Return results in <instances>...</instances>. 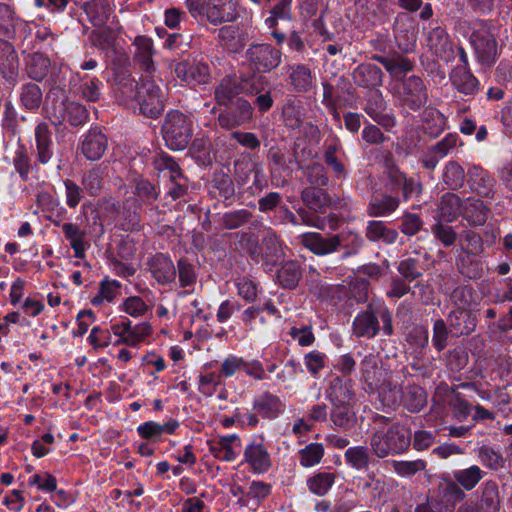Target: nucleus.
<instances>
[{
	"instance_id": "nucleus-43",
	"label": "nucleus",
	"mask_w": 512,
	"mask_h": 512,
	"mask_svg": "<svg viewBox=\"0 0 512 512\" xmlns=\"http://www.w3.org/2000/svg\"><path fill=\"white\" fill-rule=\"evenodd\" d=\"M355 83L363 87H376L382 83L379 66H356L352 73Z\"/></svg>"
},
{
	"instance_id": "nucleus-63",
	"label": "nucleus",
	"mask_w": 512,
	"mask_h": 512,
	"mask_svg": "<svg viewBox=\"0 0 512 512\" xmlns=\"http://www.w3.org/2000/svg\"><path fill=\"white\" fill-rule=\"evenodd\" d=\"M485 265L480 259L466 256L460 260V271L469 279H479L484 275Z\"/></svg>"
},
{
	"instance_id": "nucleus-39",
	"label": "nucleus",
	"mask_w": 512,
	"mask_h": 512,
	"mask_svg": "<svg viewBox=\"0 0 512 512\" xmlns=\"http://www.w3.org/2000/svg\"><path fill=\"white\" fill-rule=\"evenodd\" d=\"M485 475L486 472L478 465H471L452 472L453 479L466 491L474 489Z\"/></svg>"
},
{
	"instance_id": "nucleus-3",
	"label": "nucleus",
	"mask_w": 512,
	"mask_h": 512,
	"mask_svg": "<svg viewBox=\"0 0 512 512\" xmlns=\"http://www.w3.org/2000/svg\"><path fill=\"white\" fill-rule=\"evenodd\" d=\"M45 109L54 125L68 122L71 126L78 127L84 125L89 119V113L85 106L75 101H68L61 81L59 83L55 81L47 93Z\"/></svg>"
},
{
	"instance_id": "nucleus-41",
	"label": "nucleus",
	"mask_w": 512,
	"mask_h": 512,
	"mask_svg": "<svg viewBox=\"0 0 512 512\" xmlns=\"http://www.w3.org/2000/svg\"><path fill=\"white\" fill-rule=\"evenodd\" d=\"M122 284L115 279H104L101 281L98 292L90 300L94 307H100L105 303H112L120 294Z\"/></svg>"
},
{
	"instance_id": "nucleus-12",
	"label": "nucleus",
	"mask_w": 512,
	"mask_h": 512,
	"mask_svg": "<svg viewBox=\"0 0 512 512\" xmlns=\"http://www.w3.org/2000/svg\"><path fill=\"white\" fill-rule=\"evenodd\" d=\"M499 507V487L490 480L482 484L479 499L466 501L458 512H498Z\"/></svg>"
},
{
	"instance_id": "nucleus-11",
	"label": "nucleus",
	"mask_w": 512,
	"mask_h": 512,
	"mask_svg": "<svg viewBox=\"0 0 512 512\" xmlns=\"http://www.w3.org/2000/svg\"><path fill=\"white\" fill-rule=\"evenodd\" d=\"M322 104L327 108L336 124L341 125L340 110L355 107L354 95L350 90H344L330 83H323Z\"/></svg>"
},
{
	"instance_id": "nucleus-15",
	"label": "nucleus",
	"mask_w": 512,
	"mask_h": 512,
	"mask_svg": "<svg viewBox=\"0 0 512 512\" xmlns=\"http://www.w3.org/2000/svg\"><path fill=\"white\" fill-rule=\"evenodd\" d=\"M209 452L214 458L225 461H234L241 452V439L237 434L222 435L207 441Z\"/></svg>"
},
{
	"instance_id": "nucleus-57",
	"label": "nucleus",
	"mask_w": 512,
	"mask_h": 512,
	"mask_svg": "<svg viewBox=\"0 0 512 512\" xmlns=\"http://www.w3.org/2000/svg\"><path fill=\"white\" fill-rule=\"evenodd\" d=\"M476 294L471 286L462 285L456 287L450 296L452 303L457 309H470L476 301Z\"/></svg>"
},
{
	"instance_id": "nucleus-42",
	"label": "nucleus",
	"mask_w": 512,
	"mask_h": 512,
	"mask_svg": "<svg viewBox=\"0 0 512 512\" xmlns=\"http://www.w3.org/2000/svg\"><path fill=\"white\" fill-rule=\"evenodd\" d=\"M399 206V199L390 195L373 197L367 207L370 217H385L393 213Z\"/></svg>"
},
{
	"instance_id": "nucleus-34",
	"label": "nucleus",
	"mask_w": 512,
	"mask_h": 512,
	"mask_svg": "<svg viewBox=\"0 0 512 512\" xmlns=\"http://www.w3.org/2000/svg\"><path fill=\"white\" fill-rule=\"evenodd\" d=\"M250 64H279L281 52L270 44L252 45L246 52Z\"/></svg>"
},
{
	"instance_id": "nucleus-7",
	"label": "nucleus",
	"mask_w": 512,
	"mask_h": 512,
	"mask_svg": "<svg viewBox=\"0 0 512 512\" xmlns=\"http://www.w3.org/2000/svg\"><path fill=\"white\" fill-rule=\"evenodd\" d=\"M162 134L168 148L183 150L192 137L191 121L179 111H170L162 125Z\"/></svg>"
},
{
	"instance_id": "nucleus-44",
	"label": "nucleus",
	"mask_w": 512,
	"mask_h": 512,
	"mask_svg": "<svg viewBox=\"0 0 512 512\" xmlns=\"http://www.w3.org/2000/svg\"><path fill=\"white\" fill-rule=\"evenodd\" d=\"M366 237L372 241H383L386 244H393L398 237L395 229L388 228L384 222L371 220L366 227Z\"/></svg>"
},
{
	"instance_id": "nucleus-27",
	"label": "nucleus",
	"mask_w": 512,
	"mask_h": 512,
	"mask_svg": "<svg viewBox=\"0 0 512 512\" xmlns=\"http://www.w3.org/2000/svg\"><path fill=\"white\" fill-rule=\"evenodd\" d=\"M453 87L460 93L471 96L479 90V81L468 66H455L450 74Z\"/></svg>"
},
{
	"instance_id": "nucleus-14",
	"label": "nucleus",
	"mask_w": 512,
	"mask_h": 512,
	"mask_svg": "<svg viewBox=\"0 0 512 512\" xmlns=\"http://www.w3.org/2000/svg\"><path fill=\"white\" fill-rule=\"evenodd\" d=\"M399 93L402 103L413 111L419 110L427 102L424 83L417 76H409L402 80Z\"/></svg>"
},
{
	"instance_id": "nucleus-54",
	"label": "nucleus",
	"mask_w": 512,
	"mask_h": 512,
	"mask_svg": "<svg viewBox=\"0 0 512 512\" xmlns=\"http://www.w3.org/2000/svg\"><path fill=\"white\" fill-rule=\"evenodd\" d=\"M134 59L137 64H153V41L147 36H137L134 40Z\"/></svg>"
},
{
	"instance_id": "nucleus-13",
	"label": "nucleus",
	"mask_w": 512,
	"mask_h": 512,
	"mask_svg": "<svg viewBox=\"0 0 512 512\" xmlns=\"http://www.w3.org/2000/svg\"><path fill=\"white\" fill-rule=\"evenodd\" d=\"M147 269L152 278L162 286L172 284L177 276L176 266L170 255L166 253H156L149 257L146 262Z\"/></svg>"
},
{
	"instance_id": "nucleus-64",
	"label": "nucleus",
	"mask_w": 512,
	"mask_h": 512,
	"mask_svg": "<svg viewBox=\"0 0 512 512\" xmlns=\"http://www.w3.org/2000/svg\"><path fill=\"white\" fill-rule=\"evenodd\" d=\"M22 105L28 110L38 109L42 102V92L38 85L27 84L21 93Z\"/></svg>"
},
{
	"instance_id": "nucleus-56",
	"label": "nucleus",
	"mask_w": 512,
	"mask_h": 512,
	"mask_svg": "<svg viewBox=\"0 0 512 512\" xmlns=\"http://www.w3.org/2000/svg\"><path fill=\"white\" fill-rule=\"evenodd\" d=\"M405 339L414 350L422 352L429 343L428 329L422 325H415L406 332Z\"/></svg>"
},
{
	"instance_id": "nucleus-45",
	"label": "nucleus",
	"mask_w": 512,
	"mask_h": 512,
	"mask_svg": "<svg viewBox=\"0 0 512 512\" xmlns=\"http://www.w3.org/2000/svg\"><path fill=\"white\" fill-rule=\"evenodd\" d=\"M334 473L319 471L306 480L308 490L317 496H325L335 483Z\"/></svg>"
},
{
	"instance_id": "nucleus-17",
	"label": "nucleus",
	"mask_w": 512,
	"mask_h": 512,
	"mask_svg": "<svg viewBox=\"0 0 512 512\" xmlns=\"http://www.w3.org/2000/svg\"><path fill=\"white\" fill-rule=\"evenodd\" d=\"M470 42L480 64H491L496 61L497 44L488 31H474L470 36Z\"/></svg>"
},
{
	"instance_id": "nucleus-10",
	"label": "nucleus",
	"mask_w": 512,
	"mask_h": 512,
	"mask_svg": "<svg viewBox=\"0 0 512 512\" xmlns=\"http://www.w3.org/2000/svg\"><path fill=\"white\" fill-rule=\"evenodd\" d=\"M230 105L229 109H225L218 114L217 121L221 128L232 130L252 122L254 108L248 100L239 97Z\"/></svg>"
},
{
	"instance_id": "nucleus-55",
	"label": "nucleus",
	"mask_w": 512,
	"mask_h": 512,
	"mask_svg": "<svg viewBox=\"0 0 512 512\" xmlns=\"http://www.w3.org/2000/svg\"><path fill=\"white\" fill-rule=\"evenodd\" d=\"M442 178L448 188L455 190L463 186L465 172L457 162L450 161L445 166Z\"/></svg>"
},
{
	"instance_id": "nucleus-60",
	"label": "nucleus",
	"mask_w": 512,
	"mask_h": 512,
	"mask_svg": "<svg viewBox=\"0 0 512 512\" xmlns=\"http://www.w3.org/2000/svg\"><path fill=\"white\" fill-rule=\"evenodd\" d=\"M38 207L46 213L61 216L65 214L66 209L60 204L59 200L49 192H40L36 199Z\"/></svg>"
},
{
	"instance_id": "nucleus-37",
	"label": "nucleus",
	"mask_w": 512,
	"mask_h": 512,
	"mask_svg": "<svg viewBox=\"0 0 512 512\" xmlns=\"http://www.w3.org/2000/svg\"><path fill=\"white\" fill-rule=\"evenodd\" d=\"M12 164L20 179L27 182L31 179L33 172L37 171V164L33 163L31 156L24 145H19L14 152Z\"/></svg>"
},
{
	"instance_id": "nucleus-9",
	"label": "nucleus",
	"mask_w": 512,
	"mask_h": 512,
	"mask_svg": "<svg viewBox=\"0 0 512 512\" xmlns=\"http://www.w3.org/2000/svg\"><path fill=\"white\" fill-rule=\"evenodd\" d=\"M242 464L253 474L261 475L272 467V458L265 439L262 436L253 438L244 448Z\"/></svg>"
},
{
	"instance_id": "nucleus-38",
	"label": "nucleus",
	"mask_w": 512,
	"mask_h": 512,
	"mask_svg": "<svg viewBox=\"0 0 512 512\" xmlns=\"http://www.w3.org/2000/svg\"><path fill=\"white\" fill-rule=\"evenodd\" d=\"M464 202L454 193H446L441 197L438 206V217L446 223L453 222L459 215H462Z\"/></svg>"
},
{
	"instance_id": "nucleus-49",
	"label": "nucleus",
	"mask_w": 512,
	"mask_h": 512,
	"mask_svg": "<svg viewBox=\"0 0 512 512\" xmlns=\"http://www.w3.org/2000/svg\"><path fill=\"white\" fill-rule=\"evenodd\" d=\"M324 446L321 443H310L298 452L299 463L304 468L318 465L324 457Z\"/></svg>"
},
{
	"instance_id": "nucleus-6",
	"label": "nucleus",
	"mask_w": 512,
	"mask_h": 512,
	"mask_svg": "<svg viewBox=\"0 0 512 512\" xmlns=\"http://www.w3.org/2000/svg\"><path fill=\"white\" fill-rule=\"evenodd\" d=\"M429 49L439 58V60L449 63L458 56L459 61L468 64V58L463 47H457L456 50L449 39L445 27L439 21H432L429 24L426 37Z\"/></svg>"
},
{
	"instance_id": "nucleus-24",
	"label": "nucleus",
	"mask_w": 512,
	"mask_h": 512,
	"mask_svg": "<svg viewBox=\"0 0 512 512\" xmlns=\"http://www.w3.org/2000/svg\"><path fill=\"white\" fill-rule=\"evenodd\" d=\"M253 410L262 418L275 419L285 410V404L274 394L264 392L253 401Z\"/></svg>"
},
{
	"instance_id": "nucleus-26",
	"label": "nucleus",
	"mask_w": 512,
	"mask_h": 512,
	"mask_svg": "<svg viewBox=\"0 0 512 512\" xmlns=\"http://www.w3.org/2000/svg\"><path fill=\"white\" fill-rule=\"evenodd\" d=\"M65 239L69 242L74 251L75 258L84 259L89 242L86 239V231L78 224L65 222L61 225Z\"/></svg>"
},
{
	"instance_id": "nucleus-18",
	"label": "nucleus",
	"mask_w": 512,
	"mask_h": 512,
	"mask_svg": "<svg viewBox=\"0 0 512 512\" xmlns=\"http://www.w3.org/2000/svg\"><path fill=\"white\" fill-rule=\"evenodd\" d=\"M180 427L177 419L169 418L164 423L156 421H145L137 426V434L144 440L151 442H160L163 435H173Z\"/></svg>"
},
{
	"instance_id": "nucleus-36",
	"label": "nucleus",
	"mask_w": 512,
	"mask_h": 512,
	"mask_svg": "<svg viewBox=\"0 0 512 512\" xmlns=\"http://www.w3.org/2000/svg\"><path fill=\"white\" fill-rule=\"evenodd\" d=\"M352 328L356 337L373 338L379 332L380 325L372 311H364L354 318Z\"/></svg>"
},
{
	"instance_id": "nucleus-62",
	"label": "nucleus",
	"mask_w": 512,
	"mask_h": 512,
	"mask_svg": "<svg viewBox=\"0 0 512 512\" xmlns=\"http://www.w3.org/2000/svg\"><path fill=\"white\" fill-rule=\"evenodd\" d=\"M111 329L102 326H94L87 337V342L94 350H100L108 347L111 344Z\"/></svg>"
},
{
	"instance_id": "nucleus-46",
	"label": "nucleus",
	"mask_w": 512,
	"mask_h": 512,
	"mask_svg": "<svg viewBox=\"0 0 512 512\" xmlns=\"http://www.w3.org/2000/svg\"><path fill=\"white\" fill-rule=\"evenodd\" d=\"M302 200L309 209L321 213L325 212V209L330 205L328 194L323 189L315 187L305 188L302 191Z\"/></svg>"
},
{
	"instance_id": "nucleus-22",
	"label": "nucleus",
	"mask_w": 512,
	"mask_h": 512,
	"mask_svg": "<svg viewBox=\"0 0 512 512\" xmlns=\"http://www.w3.org/2000/svg\"><path fill=\"white\" fill-rule=\"evenodd\" d=\"M105 134L97 129H90L82 138L80 144L81 153L90 161L99 160L107 149Z\"/></svg>"
},
{
	"instance_id": "nucleus-40",
	"label": "nucleus",
	"mask_w": 512,
	"mask_h": 512,
	"mask_svg": "<svg viewBox=\"0 0 512 512\" xmlns=\"http://www.w3.org/2000/svg\"><path fill=\"white\" fill-rule=\"evenodd\" d=\"M302 276L300 263L296 260L284 262L277 270V282L287 289H293L298 285Z\"/></svg>"
},
{
	"instance_id": "nucleus-53",
	"label": "nucleus",
	"mask_w": 512,
	"mask_h": 512,
	"mask_svg": "<svg viewBox=\"0 0 512 512\" xmlns=\"http://www.w3.org/2000/svg\"><path fill=\"white\" fill-rule=\"evenodd\" d=\"M154 168L167 176L170 180L177 179L183 173L178 163L168 154H158L153 160Z\"/></svg>"
},
{
	"instance_id": "nucleus-50",
	"label": "nucleus",
	"mask_w": 512,
	"mask_h": 512,
	"mask_svg": "<svg viewBox=\"0 0 512 512\" xmlns=\"http://www.w3.org/2000/svg\"><path fill=\"white\" fill-rule=\"evenodd\" d=\"M344 458L349 466L360 471L368 468L370 452L366 446L349 447L344 453Z\"/></svg>"
},
{
	"instance_id": "nucleus-58",
	"label": "nucleus",
	"mask_w": 512,
	"mask_h": 512,
	"mask_svg": "<svg viewBox=\"0 0 512 512\" xmlns=\"http://www.w3.org/2000/svg\"><path fill=\"white\" fill-rule=\"evenodd\" d=\"M18 21L11 7L0 3V35L13 37Z\"/></svg>"
},
{
	"instance_id": "nucleus-29",
	"label": "nucleus",
	"mask_w": 512,
	"mask_h": 512,
	"mask_svg": "<svg viewBox=\"0 0 512 512\" xmlns=\"http://www.w3.org/2000/svg\"><path fill=\"white\" fill-rule=\"evenodd\" d=\"M330 420L332 427L343 431L353 429L357 424L356 411L352 403L331 404Z\"/></svg>"
},
{
	"instance_id": "nucleus-51",
	"label": "nucleus",
	"mask_w": 512,
	"mask_h": 512,
	"mask_svg": "<svg viewBox=\"0 0 512 512\" xmlns=\"http://www.w3.org/2000/svg\"><path fill=\"white\" fill-rule=\"evenodd\" d=\"M176 272L180 287L191 288L195 285L198 277L196 267L187 258L178 259Z\"/></svg>"
},
{
	"instance_id": "nucleus-25",
	"label": "nucleus",
	"mask_w": 512,
	"mask_h": 512,
	"mask_svg": "<svg viewBox=\"0 0 512 512\" xmlns=\"http://www.w3.org/2000/svg\"><path fill=\"white\" fill-rule=\"evenodd\" d=\"M352 387L351 380L339 376L332 377L326 390V398L331 404L352 403L355 396Z\"/></svg>"
},
{
	"instance_id": "nucleus-31",
	"label": "nucleus",
	"mask_w": 512,
	"mask_h": 512,
	"mask_svg": "<svg viewBox=\"0 0 512 512\" xmlns=\"http://www.w3.org/2000/svg\"><path fill=\"white\" fill-rule=\"evenodd\" d=\"M469 184L473 191L484 197H492L496 181L488 171L482 167L473 166L468 171Z\"/></svg>"
},
{
	"instance_id": "nucleus-23",
	"label": "nucleus",
	"mask_w": 512,
	"mask_h": 512,
	"mask_svg": "<svg viewBox=\"0 0 512 512\" xmlns=\"http://www.w3.org/2000/svg\"><path fill=\"white\" fill-rule=\"evenodd\" d=\"M34 136L37 162L41 165H46L54 155V143L48 124L40 122L35 127Z\"/></svg>"
},
{
	"instance_id": "nucleus-21",
	"label": "nucleus",
	"mask_w": 512,
	"mask_h": 512,
	"mask_svg": "<svg viewBox=\"0 0 512 512\" xmlns=\"http://www.w3.org/2000/svg\"><path fill=\"white\" fill-rule=\"evenodd\" d=\"M450 334L455 337L471 334L476 326L477 319L470 309H455L447 318Z\"/></svg>"
},
{
	"instance_id": "nucleus-5",
	"label": "nucleus",
	"mask_w": 512,
	"mask_h": 512,
	"mask_svg": "<svg viewBox=\"0 0 512 512\" xmlns=\"http://www.w3.org/2000/svg\"><path fill=\"white\" fill-rule=\"evenodd\" d=\"M410 443L411 434L401 425H392L386 430H378L370 440L371 449L379 458L400 454L408 449Z\"/></svg>"
},
{
	"instance_id": "nucleus-2",
	"label": "nucleus",
	"mask_w": 512,
	"mask_h": 512,
	"mask_svg": "<svg viewBox=\"0 0 512 512\" xmlns=\"http://www.w3.org/2000/svg\"><path fill=\"white\" fill-rule=\"evenodd\" d=\"M361 381L368 392H377L384 406L392 408L400 400V383L384 368L378 356L366 355L360 363Z\"/></svg>"
},
{
	"instance_id": "nucleus-33",
	"label": "nucleus",
	"mask_w": 512,
	"mask_h": 512,
	"mask_svg": "<svg viewBox=\"0 0 512 512\" xmlns=\"http://www.w3.org/2000/svg\"><path fill=\"white\" fill-rule=\"evenodd\" d=\"M489 207L482 200L469 197L464 201L462 208L463 218L471 226H482L486 223Z\"/></svg>"
},
{
	"instance_id": "nucleus-61",
	"label": "nucleus",
	"mask_w": 512,
	"mask_h": 512,
	"mask_svg": "<svg viewBox=\"0 0 512 512\" xmlns=\"http://www.w3.org/2000/svg\"><path fill=\"white\" fill-rule=\"evenodd\" d=\"M478 457L484 466L492 470H499L505 465L502 454L489 446H482L478 451Z\"/></svg>"
},
{
	"instance_id": "nucleus-52",
	"label": "nucleus",
	"mask_w": 512,
	"mask_h": 512,
	"mask_svg": "<svg viewBox=\"0 0 512 512\" xmlns=\"http://www.w3.org/2000/svg\"><path fill=\"white\" fill-rule=\"evenodd\" d=\"M103 174L104 170L99 166L93 167L83 174L81 184L90 196H97L100 193L103 185Z\"/></svg>"
},
{
	"instance_id": "nucleus-59",
	"label": "nucleus",
	"mask_w": 512,
	"mask_h": 512,
	"mask_svg": "<svg viewBox=\"0 0 512 512\" xmlns=\"http://www.w3.org/2000/svg\"><path fill=\"white\" fill-rule=\"evenodd\" d=\"M222 378V375L216 372L200 373L198 391L206 397H211L216 392L217 387L222 384Z\"/></svg>"
},
{
	"instance_id": "nucleus-19",
	"label": "nucleus",
	"mask_w": 512,
	"mask_h": 512,
	"mask_svg": "<svg viewBox=\"0 0 512 512\" xmlns=\"http://www.w3.org/2000/svg\"><path fill=\"white\" fill-rule=\"evenodd\" d=\"M237 0H210L204 16L213 25L234 22L237 19Z\"/></svg>"
},
{
	"instance_id": "nucleus-4",
	"label": "nucleus",
	"mask_w": 512,
	"mask_h": 512,
	"mask_svg": "<svg viewBox=\"0 0 512 512\" xmlns=\"http://www.w3.org/2000/svg\"><path fill=\"white\" fill-rule=\"evenodd\" d=\"M363 242V238L353 231L342 232L328 238L317 232L301 235V244L316 255L333 253L339 247L345 248L347 255H352L359 251Z\"/></svg>"
},
{
	"instance_id": "nucleus-30",
	"label": "nucleus",
	"mask_w": 512,
	"mask_h": 512,
	"mask_svg": "<svg viewBox=\"0 0 512 512\" xmlns=\"http://www.w3.org/2000/svg\"><path fill=\"white\" fill-rule=\"evenodd\" d=\"M385 101L378 90L371 91L364 106V111L379 125L390 128L394 126V119L384 114Z\"/></svg>"
},
{
	"instance_id": "nucleus-48",
	"label": "nucleus",
	"mask_w": 512,
	"mask_h": 512,
	"mask_svg": "<svg viewBox=\"0 0 512 512\" xmlns=\"http://www.w3.org/2000/svg\"><path fill=\"white\" fill-rule=\"evenodd\" d=\"M437 497L445 505L451 506V512L454 510L455 505L463 501L466 497L464 489L454 480L445 481L441 486L440 493Z\"/></svg>"
},
{
	"instance_id": "nucleus-35",
	"label": "nucleus",
	"mask_w": 512,
	"mask_h": 512,
	"mask_svg": "<svg viewBox=\"0 0 512 512\" xmlns=\"http://www.w3.org/2000/svg\"><path fill=\"white\" fill-rule=\"evenodd\" d=\"M175 73L181 83L190 87L206 84L210 79L208 66H175Z\"/></svg>"
},
{
	"instance_id": "nucleus-1",
	"label": "nucleus",
	"mask_w": 512,
	"mask_h": 512,
	"mask_svg": "<svg viewBox=\"0 0 512 512\" xmlns=\"http://www.w3.org/2000/svg\"><path fill=\"white\" fill-rule=\"evenodd\" d=\"M107 77L120 106L152 119L162 114L165 95L156 83L155 66H145L139 81L132 76L129 66H111Z\"/></svg>"
},
{
	"instance_id": "nucleus-47",
	"label": "nucleus",
	"mask_w": 512,
	"mask_h": 512,
	"mask_svg": "<svg viewBox=\"0 0 512 512\" xmlns=\"http://www.w3.org/2000/svg\"><path fill=\"white\" fill-rule=\"evenodd\" d=\"M83 10L87 14L93 26L103 25L109 17V4L106 0H91L83 4Z\"/></svg>"
},
{
	"instance_id": "nucleus-8",
	"label": "nucleus",
	"mask_w": 512,
	"mask_h": 512,
	"mask_svg": "<svg viewBox=\"0 0 512 512\" xmlns=\"http://www.w3.org/2000/svg\"><path fill=\"white\" fill-rule=\"evenodd\" d=\"M112 333L118 337L114 345L138 347L152 333V326L148 322L132 323L127 317L111 324Z\"/></svg>"
},
{
	"instance_id": "nucleus-16",
	"label": "nucleus",
	"mask_w": 512,
	"mask_h": 512,
	"mask_svg": "<svg viewBox=\"0 0 512 512\" xmlns=\"http://www.w3.org/2000/svg\"><path fill=\"white\" fill-rule=\"evenodd\" d=\"M155 304V296L152 290L144 288L141 295L128 296L119 306V310L130 317L142 318L151 314Z\"/></svg>"
},
{
	"instance_id": "nucleus-32",
	"label": "nucleus",
	"mask_w": 512,
	"mask_h": 512,
	"mask_svg": "<svg viewBox=\"0 0 512 512\" xmlns=\"http://www.w3.org/2000/svg\"><path fill=\"white\" fill-rule=\"evenodd\" d=\"M400 395V400L393 407L403 404L408 411L417 413L427 404L426 392L417 385H408L405 390L400 387Z\"/></svg>"
},
{
	"instance_id": "nucleus-28",
	"label": "nucleus",
	"mask_w": 512,
	"mask_h": 512,
	"mask_svg": "<svg viewBox=\"0 0 512 512\" xmlns=\"http://www.w3.org/2000/svg\"><path fill=\"white\" fill-rule=\"evenodd\" d=\"M243 93L240 80L237 76L224 77L216 87L214 95L218 105L228 107L234 103L237 96Z\"/></svg>"
},
{
	"instance_id": "nucleus-20",
	"label": "nucleus",
	"mask_w": 512,
	"mask_h": 512,
	"mask_svg": "<svg viewBox=\"0 0 512 512\" xmlns=\"http://www.w3.org/2000/svg\"><path fill=\"white\" fill-rule=\"evenodd\" d=\"M292 18V0H279L270 9V16L265 19L264 23L271 30V35L278 45L286 40L285 34L278 31V21H291Z\"/></svg>"
}]
</instances>
